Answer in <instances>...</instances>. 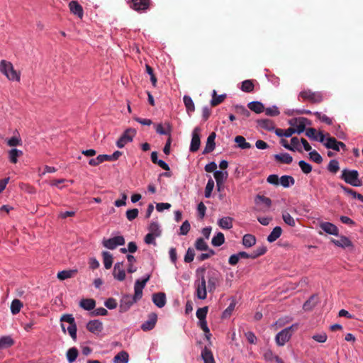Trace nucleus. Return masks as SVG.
Returning <instances> with one entry per match:
<instances>
[{
	"mask_svg": "<svg viewBox=\"0 0 363 363\" xmlns=\"http://www.w3.org/2000/svg\"><path fill=\"white\" fill-rule=\"evenodd\" d=\"M0 72L6 77L9 80L19 82L20 73L14 69L11 62L2 60L0 62Z\"/></svg>",
	"mask_w": 363,
	"mask_h": 363,
	"instance_id": "1",
	"label": "nucleus"
},
{
	"mask_svg": "<svg viewBox=\"0 0 363 363\" xmlns=\"http://www.w3.org/2000/svg\"><path fill=\"white\" fill-rule=\"evenodd\" d=\"M340 178L353 186H360L362 185V182L359 179V173L357 170L344 169L342 171Z\"/></svg>",
	"mask_w": 363,
	"mask_h": 363,
	"instance_id": "2",
	"label": "nucleus"
},
{
	"mask_svg": "<svg viewBox=\"0 0 363 363\" xmlns=\"http://www.w3.org/2000/svg\"><path fill=\"white\" fill-rule=\"evenodd\" d=\"M299 98L303 101H308L313 104H319L323 101V94L321 91H313L311 89L301 91L298 94Z\"/></svg>",
	"mask_w": 363,
	"mask_h": 363,
	"instance_id": "3",
	"label": "nucleus"
},
{
	"mask_svg": "<svg viewBox=\"0 0 363 363\" xmlns=\"http://www.w3.org/2000/svg\"><path fill=\"white\" fill-rule=\"evenodd\" d=\"M196 296L199 299L204 300L207 296L206 281L204 276H201L194 282Z\"/></svg>",
	"mask_w": 363,
	"mask_h": 363,
	"instance_id": "4",
	"label": "nucleus"
},
{
	"mask_svg": "<svg viewBox=\"0 0 363 363\" xmlns=\"http://www.w3.org/2000/svg\"><path fill=\"white\" fill-rule=\"evenodd\" d=\"M289 124L294 129V133L301 134L305 131L306 125L311 124L310 121L303 117L294 118L289 121Z\"/></svg>",
	"mask_w": 363,
	"mask_h": 363,
	"instance_id": "5",
	"label": "nucleus"
},
{
	"mask_svg": "<svg viewBox=\"0 0 363 363\" xmlns=\"http://www.w3.org/2000/svg\"><path fill=\"white\" fill-rule=\"evenodd\" d=\"M297 324L292 325L279 332L275 337V342L279 346H284L291 337V330L297 328Z\"/></svg>",
	"mask_w": 363,
	"mask_h": 363,
	"instance_id": "6",
	"label": "nucleus"
},
{
	"mask_svg": "<svg viewBox=\"0 0 363 363\" xmlns=\"http://www.w3.org/2000/svg\"><path fill=\"white\" fill-rule=\"evenodd\" d=\"M125 244V238L122 235L115 236L108 239L104 238L102 245L104 247L108 250H115L118 246H122Z\"/></svg>",
	"mask_w": 363,
	"mask_h": 363,
	"instance_id": "7",
	"label": "nucleus"
},
{
	"mask_svg": "<svg viewBox=\"0 0 363 363\" xmlns=\"http://www.w3.org/2000/svg\"><path fill=\"white\" fill-rule=\"evenodd\" d=\"M136 131L133 128L126 129L116 142V146L118 148H123L126 144L132 142Z\"/></svg>",
	"mask_w": 363,
	"mask_h": 363,
	"instance_id": "8",
	"label": "nucleus"
},
{
	"mask_svg": "<svg viewBox=\"0 0 363 363\" xmlns=\"http://www.w3.org/2000/svg\"><path fill=\"white\" fill-rule=\"evenodd\" d=\"M220 281V274L218 272H212L208 274L207 278L208 290L210 293L213 292Z\"/></svg>",
	"mask_w": 363,
	"mask_h": 363,
	"instance_id": "9",
	"label": "nucleus"
},
{
	"mask_svg": "<svg viewBox=\"0 0 363 363\" xmlns=\"http://www.w3.org/2000/svg\"><path fill=\"white\" fill-rule=\"evenodd\" d=\"M201 128L199 127H196L192 132V138L190 145V151L192 152H196L200 147L201 140H200V133Z\"/></svg>",
	"mask_w": 363,
	"mask_h": 363,
	"instance_id": "10",
	"label": "nucleus"
},
{
	"mask_svg": "<svg viewBox=\"0 0 363 363\" xmlns=\"http://www.w3.org/2000/svg\"><path fill=\"white\" fill-rule=\"evenodd\" d=\"M150 4V0H130V7L138 12L146 11Z\"/></svg>",
	"mask_w": 363,
	"mask_h": 363,
	"instance_id": "11",
	"label": "nucleus"
},
{
	"mask_svg": "<svg viewBox=\"0 0 363 363\" xmlns=\"http://www.w3.org/2000/svg\"><path fill=\"white\" fill-rule=\"evenodd\" d=\"M137 302V301L130 295L123 296L121 300L120 306H119V311L121 313L126 312L130 306Z\"/></svg>",
	"mask_w": 363,
	"mask_h": 363,
	"instance_id": "12",
	"label": "nucleus"
},
{
	"mask_svg": "<svg viewBox=\"0 0 363 363\" xmlns=\"http://www.w3.org/2000/svg\"><path fill=\"white\" fill-rule=\"evenodd\" d=\"M157 315L155 313H152L148 315V319L141 325V329L143 331H149L152 330L157 323Z\"/></svg>",
	"mask_w": 363,
	"mask_h": 363,
	"instance_id": "13",
	"label": "nucleus"
},
{
	"mask_svg": "<svg viewBox=\"0 0 363 363\" xmlns=\"http://www.w3.org/2000/svg\"><path fill=\"white\" fill-rule=\"evenodd\" d=\"M113 277L118 281H123L125 278V272L123 269V262L115 264L113 272Z\"/></svg>",
	"mask_w": 363,
	"mask_h": 363,
	"instance_id": "14",
	"label": "nucleus"
},
{
	"mask_svg": "<svg viewBox=\"0 0 363 363\" xmlns=\"http://www.w3.org/2000/svg\"><path fill=\"white\" fill-rule=\"evenodd\" d=\"M86 329L94 334H99L103 330V323L99 320H90L86 324Z\"/></svg>",
	"mask_w": 363,
	"mask_h": 363,
	"instance_id": "15",
	"label": "nucleus"
},
{
	"mask_svg": "<svg viewBox=\"0 0 363 363\" xmlns=\"http://www.w3.org/2000/svg\"><path fill=\"white\" fill-rule=\"evenodd\" d=\"M320 228L328 234L337 236L338 235V228L337 227L332 223L330 222H323L320 224Z\"/></svg>",
	"mask_w": 363,
	"mask_h": 363,
	"instance_id": "16",
	"label": "nucleus"
},
{
	"mask_svg": "<svg viewBox=\"0 0 363 363\" xmlns=\"http://www.w3.org/2000/svg\"><path fill=\"white\" fill-rule=\"evenodd\" d=\"M215 139L216 133L213 132L208 135L207 138V141L206 143L205 148L203 151V154H208L214 150L216 147Z\"/></svg>",
	"mask_w": 363,
	"mask_h": 363,
	"instance_id": "17",
	"label": "nucleus"
},
{
	"mask_svg": "<svg viewBox=\"0 0 363 363\" xmlns=\"http://www.w3.org/2000/svg\"><path fill=\"white\" fill-rule=\"evenodd\" d=\"M306 135L314 140H318L320 143H324L325 139V135L322 133L319 132L318 135L319 138H318V136L316 135V130L313 128H309L306 130Z\"/></svg>",
	"mask_w": 363,
	"mask_h": 363,
	"instance_id": "18",
	"label": "nucleus"
},
{
	"mask_svg": "<svg viewBox=\"0 0 363 363\" xmlns=\"http://www.w3.org/2000/svg\"><path fill=\"white\" fill-rule=\"evenodd\" d=\"M255 203L257 205H259V203H263L264 205V207L260 208L259 211L262 212H266L267 211H268V209L272 205V200L269 198L266 197L264 196L257 195L255 198Z\"/></svg>",
	"mask_w": 363,
	"mask_h": 363,
	"instance_id": "19",
	"label": "nucleus"
},
{
	"mask_svg": "<svg viewBox=\"0 0 363 363\" xmlns=\"http://www.w3.org/2000/svg\"><path fill=\"white\" fill-rule=\"evenodd\" d=\"M69 7L70 9V11L77 16L79 18H82L84 12L82 6L77 1H72L69 4Z\"/></svg>",
	"mask_w": 363,
	"mask_h": 363,
	"instance_id": "20",
	"label": "nucleus"
},
{
	"mask_svg": "<svg viewBox=\"0 0 363 363\" xmlns=\"http://www.w3.org/2000/svg\"><path fill=\"white\" fill-rule=\"evenodd\" d=\"M152 299L154 304L158 308H162L166 304V296L164 293L154 294Z\"/></svg>",
	"mask_w": 363,
	"mask_h": 363,
	"instance_id": "21",
	"label": "nucleus"
},
{
	"mask_svg": "<svg viewBox=\"0 0 363 363\" xmlns=\"http://www.w3.org/2000/svg\"><path fill=\"white\" fill-rule=\"evenodd\" d=\"M257 123L259 127L268 131H275V125L274 122L270 119H259L257 120Z\"/></svg>",
	"mask_w": 363,
	"mask_h": 363,
	"instance_id": "22",
	"label": "nucleus"
},
{
	"mask_svg": "<svg viewBox=\"0 0 363 363\" xmlns=\"http://www.w3.org/2000/svg\"><path fill=\"white\" fill-rule=\"evenodd\" d=\"M332 242L337 247L345 248L348 247H352V242L351 240L345 236H340L338 240L332 239Z\"/></svg>",
	"mask_w": 363,
	"mask_h": 363,
	"instance_id": "23",
	"label": "nucleus"
},
{
	"mask_svg": "<svg viewBox=\"0 0 363 363\" xmlns=\"http://www.w3.org/2000/svg\"><path fill=\"white\" fill-rule=\"evenodd\" d=\"M79 306L84 310L90 311L96 306V301L93 298H82L79 303Z\"/></svg>",
	"mask_w": 363,
	"mask_h": 363,
	"instance_id": "24",
	"label": "nucleus"
},
{
	"mask_svg": "<svg viewBox=\"0 0 363 363\" xmlns=\"http://www.w3.org/2000/svg\"><path fill=\"white\" fill-rule=\"evenodd\" d=\"M327 138L325 137L324 143H323L324 146L328 149L338 151L337 143L339 141H337L335 138L330 137L328 133L327 134Z\"/></svg>",
	"mask_w": 363,
	"mask_h": 363,
	"instance_id": "25",
	"label": "nucleus"
},
{
	"mask_svg": "<svg viewBox=\"0 0 363 363\" xmlns=\"http://www.w3.org/2000/svg\"><path fill=\"white\" fill-rule=\"evenodd\" d=\"M274 160L280 163L289 164L293 161V157L289 153L276 154L274 155Z\"/></svg>",
	"mask_w": 363,
	"mask_h": 363,
	"instance_id": "26",
	"label": "nucleus"
},
{
	"mask_svg": "<svg viewBox=\"0 0 363 363\" xmlns=\"http://www.w3.org/2000/svg\"><path fill=\"white\" fill-rule=\"evenodd\" d=\"M172 127L169 123H164V127L162 123L156 125V132L160 135H167L171 137Z\"/></svg>",
	"mask_w": 363,
	"mask_h": 363,
	"instance_id": "27",
	"label": "nucleus"
},
{
	"mask_svg": "<svg viewBox=\"0 0 363 363\" xmlns=\"http://www.w3.org/2000/svg\"><path fill=\"white\" fill-rule=\"evenodd\" d=\"M233 220L231 217H223L218 220V225L222 229L229 230L233 228Z\"/></svg>",
	"mask_w": 363,
	"mask_h": 363,
	"instance_id": "28",
	"label": "nucleus"
},
{
	"mask_svg": "<svg viewBox=\"0 0 363 363\" xmlns=\"http://www.w3.org/2000/svg\"><path fill=\"white\" fill-rule=\"evenodd\" d=\"M227 177H228L227 172L216 170L214 172V178L216 181V184L218 188H220V186L221 185H223L224 181L227 179Z\"/></svg>",
	"mask_w": 363,
	"mask_h": 363,
	"instance_id": "29",
	"label": "nucleus"
},
{
	"mask_svg": "<svg viewBox=\"0 0 363 363\" xmlns=\"http://www.w3.org/2000/svg\"><path fill=\"white\" fill-rule=\"evenodd\" d=\"M242 244L245 247L249 248L256 244V238L252 234H245L242 238Z\"/></svg>",
	"mask_w": 363,
	"mask_h": 363,
	"instance_id": "30",
	"label": "nucleus"
},
{
	"mask_svg": "<svg viewBox=\"0 0 363 363\" xmlns=\"http://www.w3.org/2000/svg\"><path fill=\"white\" fill-rule=\"evenodd\" d=\"M9 160L13 164H16L18 162V157L23 155V151L16 148L10 150L8 152Z\"/></svg>",
	"mask_w": 363,
	"mask_h": 363,
	"instance_id": "31",
	"label": "nucleus"
},
{
	"mask_svg": "<svg viewBox=\"0 0 363 363\" xmlns=\"http://www.w3.org/2000/svg\"><path fill=\"white\" fill-rule=\"evenodd\" d=\"M247 107L256 113H261L264 111L263 104L257 101L250 102L247 104Z\"/></svg>",
	"mask_w": 363,
	"mask_h": 363,
	"instance_id": "32",
	"label": "nucleus"
},
{
	"mask_svg": "<svg viewBox=\"0 0 363 363\" xmlns=\"http://www.w3.org/2000/svg\"><path fill=\"white\" fill-rule=\"evenodd\" d=\"M201 357L204 363H215L212 352L206 347L201 351Z\"/></svg>",
	"mask_w": 363,
	"mask_h": 363,
	"instance_id": "33",
	"label": "nucleus"
},
{
	"mask_svg": "<svg viewBox=\"0 0 363 363\" xmlns=\"http://www.w3.org/2000/svg\"><path fill=\"white\" fill-rule=\"evenodd\" d=\"M282 229L279 226H276L270 234L267 236V240L269 242H273L276 241L281 235Z\"/></svg>",
	"mask_w": 363,
	"mask_h": 363,
	"instance_id": "34",
	"label": "nucleus"
},
{
	"mask_svg": "<svg viewBox=\"0 0 363 363\" xmlns=\"http://www.w3.org/2000/svg\"><path fill=\"white\" fill-rule=\"evenodd\" d=\"M77 269L63 270L57 273V277L60 280H65L76 275Z\"/></svg>",
	"mask_w": 363,
	"mask_h": 363,
	"instance_id": "35",
	"label": "nucleus"
},
{
	"mask_svg": "<svg viewBox=\"0 0 363 363\" xmlns=\"http://www.w3.org/2000/svg\"><path fill=\"white\" fill-rule=\"evenodd\" d=\"M234 110L236 114L242 117V119H245L250 116V111L242 105H235Z\"/></svg>",
	"mask_w": 363,
	"mask_h": 363,
	"instance_id": "36",
	"label": "nucleus"
},
{
	"mask_svg": "<svg viewBox=\"0 0 363 363\" xmlns=\"http://www.w3.org/2000/svg\"><path fill=\"white\" fill-rule=\"evenodd\" d=\"M183 101L188 114L191 116V113L195 111L194 103L192 99L189 96L185 95L183 98Z\"/></svg>",
	"mask_w": 363,
	"mask_h": 363,
	"instance_id": "37",
	"label": "nucleus"
},
{
	"mask_svg": "<svg viewBox=\"0 0 363 363\" xmlns=\"http://www.w3.org/2000/svg\"><path fill=\"white\" fill-rule=\"evenodd\" d=\"M294 183L295 179L291 176L284 175L279 178V184H281L284 188H289V186L294 185Z\"/></svg>",
	"mask_w": 363,
	"mask_h": 363,
	"instance_id": "38",
	"label": "nucleus"
},
{
	"mask_svg": "<svg viewBox=\"0 0 363 363\" xmlns=\"http://www.w3.org/2000/svg\"><path fill=\"white\" fill-rule=\"evenodd\" d=\"M255 88L254 81L251 79L244 80L240 86V89L246 93L252 92Z\"/></svg>",
	"mask_w": 363,
	"mask_h": 363,
	"instance_id": "39",
	"label": "nucleus"
},
{
	"mask_svg": "<svg viewBox=\"0 0 363 363\" xmlns=\"http://www.w3.org/2000/svg\"><path fill=\"white\" fill-rule=\"evenodd\" d=\"M102 257H103V262H104V267L106 269H110L113 264L112 255L109 252L104 251L102 252Z\"/></svg>",
	"mask_w": 363,
	"mask_h": 363,
	"instance_id": "40",
	"label": "nucleus"
},
{
	"mask_svg": "<svg viewBox=\"0 0 363 363\" xmlns=\"http://www.w3.org/2000/svg\"><path fill=\"white\" fill-rule=\"evenodd\" d=\"M129 355L128 352L121 351L118 352L113 358L114 363H128Z\"/></svg>",
	"mask_w": 363,
	"mask_h": 363,
	"instance_id": "41",
	"label": "nucleus"
},
{
	"mask_svg": "<svg viewBox=\"0 0 363 363\" xmlns=\"http://www.w3.org/2000/svg\"><path fill=\"white\" fill-rule=\"evenodd\" d=\"M234 140L238 144V147L242 150L250 149L251 147L250 143H247L243 136L238 135L235 138Z\"/></svg>",
	"mask_w": 363,
	"mask_h": 363,
	"instance_id": "42",
	"label": "nucleus"
},
{
	"mask_svg": "<svg viewBox=\"0 0 363 363\" xmlns=\"http://www.w3.org/2000/svg\"><path fill=\"white\" fill-rule=\"evenodd\" d=\"M225 242V236L223 233L218 232L213 236L211 240V244L214 247H219Z\"/></svg>",
	"mask_w": 363,
	"mask_h": 363,
	"instance_id": "43",
	"label": "nucleus"
},
{
	"mask_svg": "<svg viewBox=\"0 0 363 363\" xmlns=\"http://www.w3.org/2000/svg\"><path fill=\"white\" fill-rule=\"evenodd\" d=\"M281 217L284 222L286 225H289L290 227H294L296 225L295 219L286 211H282Z\"/></svg>",
	"mask_w": 363,
	"mask_h": 363,
	"instance_id": "44",
	"label": "nucleus"
},
{
	"mask_svg": "<svg viewBox=\"0 0 363 363\" xmlns=\"http://www.w3.org/2000/svg\"><path fill=\"white\" fill-rule=\"evenodd\" d=\"M225 97H226L225 94L217 95L216 91L215 90H213V94H212V99L211 101V106H216L220 104V103H222L224 101Z\"/></svg>",
	"mask_w": 363,
	"mask_h": 363,
	"instance_id": "45",
	"label": "nucleus"
},
{
	"mask_svg": "<svg viewBox=\"0 0 363 363\" xmlns=\"http://www.w3.org/2000/svg\"><path fill=\"white\" fill-rule=\"evenodd\" d=\"M79 354L78 350L76 347H71L69 348L66 354L67 361L69 363L74 362L76 359L77 358Z\"/></svg>",
	"mask_w": 363,
	"mask_h": 363,
	"instance_id": "46",
	"label": "nucleus"
},
{
	"mask_svg": "<svg viewBox=\"0 0 363 363\" xmlns=\"http://www.w3.org/2000/svg\"><path fill=\"white\" fill-rule=\"evenodd\" d=\"M150 233L159 237L161 235V230L159 223L157 221H152L148 226Z\"/></svg>",
	"mask_w": 363,
	"mask_h": 363,
	"instance_id": "47",
	"label": "nucleus"
},
{
	"mask_svg": "<svg viewBox=\"0 0 363 363\" xmlns=\"http://www.w3.org/2000/svg\"><path fill=\"white\" fill-rule=\"evenodd\" d=\"M14 344L13 340L10 336L0 337V350L9 347Z\"/></svg>",
	"mask_w": 363,
	"mask_h": 363,
	"instance_id": "48",
	"label": "nucleus"
},
{
	"mask_svg": "<svg viewBox=\"0 0 363 363\" xmlns=\"http://www.w3.org/2000/svg\"><path fill=\"white\" fill-rule=\"evenodd\" d=\"M23 307V303L18 299H14L11 304V312L13 315L18 313Z\"/></svg>",
	"mask_w": 363,
	"mask_h": 363,
	"instance_id": "49",
	"label": "nucleus"
},
{
	"mask_svg": "<svg viewBox=\"0 0 363 363\" xmlns=\"http://www.w3.org/2000/svg\"><path fill=\"white\" fill-rule=\"evenodd\" d=\"M275 134L279 137L284 136L286 138H289L293 134H294V129H292L291 128H289L286 130H283L281 128H277L275 130Z\"/></svg>",
	"mask_w": 363,
	"mask_h": 363,
	"instance_id": "50",
	"label": "nucleus"
},
{
	"mask_svg": "<svg viewBox=\"0 0 363 363\" xmlns=\"http://www.w3.org/2000/svg\"><path fill=\"white\" fill-rule=\"evenodd\" d=\"M195 247L197 250L200 251L208 250V245L202 238H199L196 240Z\"/></svg>",
	"mask_w": 363,
	"mask_h": 363,
	"instance_id": "51",
	"label": "nucleus"
},
{
	"mask_svg": "<svg viewBox=\"0 0 363 363\" xmlns=\"http://www.w3.org/2000/svg\"><path fill=\"white\" fill-rule=\"evenodd\" d=\"M236 305V301L234 298L232 299L231 303L228 308L223 312L222 317L223 318H228L233 313Z\"/></svg>",
	"mask_w": 363,
	"mask_h": 363,
	"instance_id": "52",
	"label": "nucleus"
},
{
	"mask_svg": "<svg viewBox=\"0 0 363 363\" xmlns=\"http://www.w3.org/2000/svg\"><path fill=\"white\" fill-rule=\"evenodd\" d=\"M301 140L296 137H294L291 139V147L292 150H290L291 151H298L299 152H302L301 144H300Z\"/></svg>",
	"mask_w": 363,
	"mask_h": 363,
	"instance_id": "53",
	"label": "nucleus"
},
{
	"mask_svg": "<svg viewBox=\"0 0 363 363\" xmlns=\"http://www.w3.org/2000/svg\"><path fill=\"white\" fill-rule=\"evenodd\" d=\"M208 306H204L203 308H199L196 313V315L199 320H202L206 319V315L208 313Z\"/></svg>",
	"mask_w": 363,
	"mask_h": 363,
	"instance_id": "54",
	"label": "nucleus"
},
{
	"mask_svg": "<svg viewBox=\"0 0 363 363\" xmlns=\"http://www.w3.org/2000/svg\"><path fill=\"white\" fill-rule=\"evenodd\" d=\"M214 188V182L210 178L207 182V184L205 188V197L210 198L211 196L212 191Z\"/></svg>",
	"mask_w": 363,
	"mask_h": 363,
	"instance_id": "55",
	"label": "nucleus"
},
{
	"mask_svg": "<svg viewBox=\"0 0 363 363\" xmlns=\"http://www.w3.org/2000/svg\"><path fill=\"white\" fill-rule=\"evenodd\" d=\"M339 162L336 160H332L330 161L328 165V169L330 172L335 174L339 170Z\"/></svg>",
	"mask_w": 363,
	"mask_h": 363,
	"instance_id": "56",
	"label": "nucleus"
},
{
	"mask_svg": "<svg viewBox=\"0 0 363 363\" xmlns=\"http://www.w3.org/2000/svg\"><path fill=\"white\" fill-rule=\"evenodd\" d=\"M298 165L302 172L305 174H309L312 171V166L304 160H300Z\"/></svg>",
	"mask_w": 363,
	"mask_h": 363,
	"instance_id": "57",
	"label": "nucleus"
},
{
	"mask_svg": "<svg viewBox=\"0 0 363 363\" xmlns=\"http://www.w3.org/2000/svg\"><path fill=\"white\" fill-rule=\"evenodd\" d=\"M310 159L317 164H320L323 162L321 155L316 151L312 150L309 152Z\"/></svg>",
	"mask_w": 363,
	"mask_h": 363,
	"instance_id": "58",
	"label": "nucleus"
},
{
	"mask_svg": "<svg viewBox=\"0 0 363 363\" xmlns=\"http://www.w3.org/2000/svg\"><path fill=\"white\" fill-rule=\"evenodd\" d=\"M277 355L274 354L270 349H266L263 352V357L267 362H272L275 359Z\"/></svg>",
	"mask_w": 363,
	"mask_h": 363,
	"instance_id": "59",
	"label": "nucleus"
},
{
	"mask_svg": "<svg viewBox=\"0 0 363 363\" xmlns=\"http://www.w3.org/2000/svg\"><path fill=\"white\" fill-rule=\"evenodd\" d=\"M7 145L10 147H16L22 145V140L21 138L13 136L9 138L7 141Z\"/></svg>",
	"mask_w": 363,
	"mask_h": 363,
	"instance_id": "60",
	"label": "nucleus"
},
{
	"mask_svg": "<svg viewBox=\"0 0 363 363\" xmlns=\"http://www.w3.org/2000/svg\"><path fill=\"white\" fill-rule=\"evenodd\" d=\"M150 279V274H147L142 279H137L134 286H138V287H140V289H143Z\"/></svg>",
	"mask_w": 363,
	"mask_h": 363,
	"instance_id": "61",
	"label": "nucleus"
},
{
	"mask_svg": "<svg viewBox=\"0 0 363 363\" xmlns=\"http://www.w3.org/2000/svg\"><path fill=\"white\" fill-rule=\"evenodd\" d=\"M150 279V274H147L142 279H137L134 286H138V287H140V289H143Z\"/></svg>",
	"mask_w": 363,
	"mask_h": 363,
	"instance_id": "62",
	"label": "nucleus"
},
{
	"mask_svg": "<svg viewBox=\"0 0 363 363\" xmlns=\"http://www.w3.org/2000/svg\"><path fill=\"white\" fill-rule=\"evenodd\" d=\"M264 111L266 115L269 116H277L280 113L279 108L276 106L268 107L266 109H264Z\"/></svg>",
	"mask_w": 363,
	"mask_h": 363,
	"instance_id": "63",
	"label": "nucleus"
},
{
	"mask_svg": "<svg viewBox=\"0 0 363 363\" xmlns=\"http://www.w3.org/2000/svg\"><path fill=\"white\" fill-rule=\"evenodd\" d=\"M267 252V247L264 245L258 247L254 252H252L253 259H256L259 256L264 255Z\"/></svg>",
	"mask_w": 363,
	"mask_h": 363,
	"instance_id": "64",
	"label": "nucleus"
}]
</instances>
